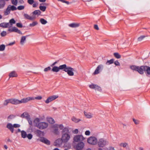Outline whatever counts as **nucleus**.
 I'll list each match as a JSON object with an SVG mask.
<instances>
[{
	"label": "nucleus",
	"instance_id": "f257e3e1",
	"mask_svg": "<svg viewBox=\"0 0 150 150\" xmlns=\"http://www.w3.org/2000/svg\"><path fill=\"white\" fill-rule=\"evenodd\" d=\"M60 70H62L67 72L69 76H72L74 75V69L70 66H67L66 64L60 65L59 67L54 66L52 70L54 72H57Z\"/></svg>",
	"mask_w": 150,
	"mask_h": 150
},
{
	"label": "nucleus",
	"instance_id": "f03ea898",
	"mask_svg": "<svg viewBox=\"0 0 150 150\" xmlns=\"http://www.w3.org/2000/svg\"><path fill=\"white\" fill-rule=\"evenodd\" d=\"M60 128V130H62L61 138L63 141L64 143H66L69 141L71 138L69 128L67 127H65V128H63L62 125H61Z\"/></svg>",
	"mask_w": 150,
	"mask_h": 150
},
{
	"label": "nucleus",
	"instance_id": "7ed1b4c3",
	"mask_svg": "<svg viewBox=\"0 0 150 150\" xmlns=\"http://www.w3.org/2000/svg\"><path fill=\"white\" fill-rule=\"evenodd\" d=\"M130 68L133 71H137L139 74H143L144 71H145L147 74L150 75V67L147 66H141L140 67L132 65Z\"/></svg>",
	"mask_w": 150,
	"mask_h": 150
},
{
	"label": "nucleus",
	"instance_id": "20e7f679",
	"mask_svg": "<svg viewBox=\"0 0 150 150\" xmlns=\"http://www.w3.org/2000/svg\"><path fill=\"white\" fill-rule=\"evenodd\" d=\"M40 120L38 118H36L33 121L35 126L40 129H43L47 128L48 126L47 123L45 122H40Z\"/></svg>",
	"mask_w": 150,
	"mask_h": 150
},
{
	"label": "nucleus",
	"instance_id": "39448f33",
	"mask_svg": "<svg viewBox=\"0 0 150 150\" xmlns=\"http://www.w3.org/2000/svg\"><path fill=\"white\" fill-rule=\"evenodd\" d=\"M98 146L100 147H103L108 144V142L106 139L101 138L97 141Z\"/></svg>",
	"mask_w": 150,
	"mask_h": 150
},
{
	"label": "nucleus",
	"instance_id": "423d86ee",
	"mask_svg": "<svg viewBox=\"0 0 150 150\" xmlns=\"http://www.w3.org/2000/svg\"><path fill=\"white\" fill-rule=\"evenodd\" d=\"M61 125H62L63 128H65L62 124L58 125L57 124H55L52 127L53 128L52 132L56 135H59L60 134V132L58 128L60 129V127Z\"/></svg>",
	"mask_w": 150,
	"mask_h": 150
},
{
	"label": "nucleus",
	"instance_id": "0eeeda50",
	"mask_svg": "<svg viewBox=\"0 0 150 150\" xmlns=\"http://www.w3.org/2000/svg\"><path fill=\"white\" fill-rule=\"evenodd\" d=\"M97 139L94 136H91L88 138L87 142L89 144L92 145H95L97 143Z\"/></svg>",
	"mask_w": 150,
	"mask_h": 150
},
{
	"label": "nucleus",
	"instance_id": "6e6552de",
	"mask_svg": "<svg viewBox=\"0 0 150 150\" xmlns=\"http://www.w3.org/2000/svg\"><path fill=\"white\" fill-rule=\"evenodd\" d=\"M85 139V138L83 136L81 135H76L74 136V137L73 140L74 143V142H82Z\"/></svg>",
	"mask_w": 150,
	"mask_h": 150
},
{
	"label": "nucleus",
	"instance_id": "1a4fd4ad",
	"mask_svg": "<svg viewBox=\"0 0 150 150\" xmlns=\"http://www.w3.org/2000/svg\"><path fill=\"white\" fill-rule=\"evenodd\" d=\"M9 28L8 29V33L10 32H15L19 34H22L21 32L16 27L14 26H12V27Z\"/></svg>",
	"mask_w": 150,
	"mask_h": 150
},
{
	"label": "nucleus",
	"instance_id": "9d476101",
	"mask_svg": "<svg viewBox=\"0 0 150 150\" xmlns=\"http://www.w3.org/2000/svg\"><path fill=\"white\" fill-rule=\"evenodd\" d=\"M84 146V143L82 142H81L75 145L74 146L76 150H81L83 148Z\"/></svg>",
	"mask_w": 150,
	"mask_h": 150
},
{
	"label": "nucleus",
	"instance_id": "9b49d317",
	"mask_svg": "<svg viewBox=\"0 0 150 150\" xmlns=\"http://www.w3.org/2000/svg\"><path fill=\"white\" fill-rule=\"evenodd\" d=\"M64 141L62 138H58L54 142L55 146L58 147H61L62 146L63 144L64 143Z\"/></svg>",
	"mask_w": 150,
	"mask_h": 150
},
{
	"label": "nucleus",
	"instance_id": "f8f14e48",
	"mask_svg": "<svg viewBox=\"0 0 150 150\" xmlns=\"http://www.w3.org/2000/svg\"><path fill=\"white\" fill-rule=\"evenodd\" d=\"M58 97V96L56 95L51 96L47 98V99L45 101V103L47 104H48L56 99Z\"/></svg>",
	"mask_w": 150,
	"mask_h": 150
},
{
	"label": "nucleus",
	"instance_id": "ddd939ff",
	"mask_svg": "<svg viewBox=\"0 0 150 150\" xmlns=\"http://www.w3.org/2000/svg\"><path fill=\"white\" fill-rule=\"evenodd\" d=\"M39 141L47 145H50V141L44 137H41L39 139Z\"/></svg>",
	"mask_w": 150,
	"mask_h": 150
},
{
	"label": "nucleus",
	"instance_id": "4468645a",
	"mask_svg": "<svg viewBox=\"0 0 150 150\" xmlns=\"http://www.w3.org/2000/svg\"><path fill=\"white\" fill-rule=\"evenodd\" d=\"M103 67V66L102 64H100L98 65L94 72V74H99L102 70Z\"/></svg>",
	"mask_w": 150,
	"mask_h": 150
},
{
	"label": "nucleus",
	"instance_id": "2eb2a0df",
	"mask_svg": "<svg viewBox=\"0 0 150 150\" xmlns=\"http://www.w3.org/2000/svg\"><path fill=\"white\" fill-rule=\"evenodd\" d=\"M34 99V98L33 97H28L26 98L22 99L21 100H20V104L23 103H26L30 100H33Z\"/></svg>",
	"mask_w": 150,
	"mask_h": 150
},
{
	"label": "nucleus",
	"instance_id": "dca6fc26",
	"mask_svg": "<svg viewBox=\"0 0 150 150\" xmlns=\"http://www.w3.org/2000/svg\"><path fill=\"white\" fill-rule=\"evenodd\" d=\"M35 133L37 136L40 137V138L42 137L44 135V132L39 129L36 130Z\"/></svg>",
	"mask_w": 150,
	"mask_h": 150
},
{
	"label": "nucleus",
	"instance_id": "f3484780",
	"mask_svg": "<svg viewBox=\"0 0 150 150\" xmlns=\"http://www.w3.org/2000/svg\"><path fill=\"white\" fill-rule=\"evenodd\" d=\"M89 87L90 88L94 89L96 90H97L99 91H100L101 90V88L97 85L92 84L90 85Z\"/></svg>",
	"mask_w": 150,
	"mask_h": 150
},
{
	"label": "nucleus",
	"instance_id": "a211bd4d",
	"mask_svg": "<svg viewBox=\"0 0 150 150\" xmlns=\"http://www.w3.org/2000/svg\"><path fill=\"white\" fill-rule=\"evenodd\" d=\"M10 103L14 105L20 104V100L16 99H10Z\"/></svg>",
	"mask_w": 150,
	"mask_h": 150
},
{
	"label": "nucleus",
	"instance_id": "6ab92c4d",
	"mask_svg": "<svg viewBox=\"0 0 150 150\" xmlns=\"http://www.w3.org/2000/svg\"><path fill=\"white\" fill-rule=\"evenodd\" d=\"M29 36V35H27L26 36H22L21 39L20 43L21 45H24L25 41L26 38Z\"/></svg>",
	"mask_w": 150,
	"mask_h": 150
},
{
	"label": "nucleus",
	"instance_id": "aec40b11",
	"mask_svg": "<svg viewBox=\"0 0 150 150\" xmlns=\"http://www.w3.org/2000/svg\"><path fill=\"white\" fill-rule=\"evenodd\" d=\"M6 127L9 129L12 133L13 132V125L12 124L10 123H8L6 125Z\"/></svg>",
	"mask_w": 150,
	"mask_h": 150
},
{
	"label": "nucleus",
	"instance_id": "412c9836",
	"mask_svg": "<svg viewBox=\"0 0 150 150\" xmlns=\"http://www.w3.org/2000/svg\"><path fill=\"white\" fill-rule=\"evenodd\" d=\"M84 113L85 116L87 118L90 119L93 117V114L91 113L84 111Z\"/></svg>",
	"mask_w": 150,
	"mask_h": 150
},
{
	"label": "nucleus",
	"instance_id": "4be33fe9",
	"mask_svg": "<svg viewBox=\"0 0 150 150\" xmlns=\"http://www.w3.org/2000/svg\"><path fill=\"white\" fill-rule=\"evenodd\" d=\"M23 16L25 18L30 20H33L35 18V17L31 16L27 14L24 13Z\"/></svg>",
	"mask_w": 150,
	"mask_h": 150
},
{
	"label": "nucleus",
	"instance_id": "5701e85b",
	"mask_svg": "<svg viewBox=\"0 0 150 150\" xmlns=\"http://www.w3.org/2000/svg\"><path fill=\"white\" fill-rule=\"evenodd\" d=\"M10 24L8 23H2L0 24V26L4 28L10 27Z\"/></svg>",
	"mask_w": 150,
	"mask_h": 150
},
{
	"label": "nucleus",
	"instance_id": "b1692460",
	"mask_svg": "<svg viewBox=\"0 0 150 150\" xmlns=\"http://www.w3.org/2000/svg\"><path fill=\"white\" fill-rule=\"evenodd\" d=\"M18 76L16 72L14 71H12L9 74V78L17 77Z\"/></svg>",
	"mask_w": 150,
	"mask_h": 150
},
{
	"label": "nucleus",
	"instance_id": "393cba45",
	"mask_svg": "<svg viewBox=\"0 0 150 150\" xmlns=\"http://www.w3.org/2000/svg\"><path fill=\"white\" fill-rule=\"evenodd\" d=\"M69 26L72 28H76L79 26L80 24L79 23H73L69 24Z\"/></svg>",
	"mask_w": 150,
	"mask_h": 150
},
{
	"label": "nucleus",
	"instance_id": "a878e982",
	"mask_svg": "<svg viewBox=\"0 0 150 150\" xmlns=\"http://www.w3.org/2000/svg\"><path fill=\"white\" fill-rule=\"evenodd\" d=\"M8 8L11 11H14L16 10L17 9V8L13 5H8L7 6Z\"/></svg>",
	"mask_w": 150,
	"mask_h": 150
},
{
	"label": "nucleus",
	"instance_id": "bb28decb",
	"mask_svg": "<svg viewBox=\"0 0 150 150\" xmlns=\"http://www.w3.org/2000/svg\"><path fill=\"white\" fill-rule=\"evenodd\" d=\"M21 117L22 118H25L27 119L30 117V116L28 113L26 112L23 113L21 116Z\"/></svg>",
	"mask_w": 150,
	"mask_h": 150
},
{
	"label": "nucleus",
	"instance_id": "cd10ccee",
	"mask_svg": "<svg viewBox=\"0 0 150 150\" xmlns=\"http://www.w3.org/2000/svg\"><path fill=\"white\" fill-rule=\"evenodd\" d=\"M47 120V121L51 124H53L55 122L54 119L52 117H48Z\"/></svg>",
	"mask_w": 150,
	"mask_h": 150
},
{
	"label": "nucleus",
	"instance_id": "c85d7f7f",
	"mask_svg": "<svg viewBox=\"0 0 150 150\" xmlns=\"http://www.w3.org/2000/svg\"><path fill=\"white\" fill-rule=\"evenodd\" d=\"M21 137L23 138H25L27 137V134L26 132L24 130L21 131Z\"/></svg>",
	"mask_w": 150,
	"mask_h": 150
},
{
	"label": "nucleus",
	"instance_id": "c756f323",
	"mask_svg": "<svg viewBox=\"0 0 150 150\" xmlns=\"http://www.w3.org/2000/svg\"><path fill=\"white\" fill-rule=\"evenodd\" d=\"M32 13L33 14V15H34L35 16L37 15L38 16L40 14L41 12L39 10H36L34 11Z\"/></svg>",
	"mask_w": 150,
	"mask_h": 150
},
{
	"label": "nucleus",
	"instance_id": "7c9ffc66",
	"mask_svg": "<svg viewBox=\"0 0 150 150\" xmlns=\"http://www.w3.org/2000/svg\"><path fill=\"white\" fill-rule=\"evenodd\" d=\"M5 4V3L4 0H1L0 1V8H4Z\"/></svg>",
	"mask_w": 150,
	"mask_h": 150
},
{
	"label": "nucleus",
	"instance_id": "2f4dec72",
	"mask_svg": "<svg viewBox=\"0 0 150 150\" xmlns=\"http://www.w3.org/2000/svg\"><path fill=\"white\" fill-rule=\"evenodd\" d=\"M9 23L10 24L9 27H11L13 24H15L16 23V21L14 19L12 18L9 21Z\"/></svg>",
	"mask_w": 150,
	"mask_h": 150
},
{
	"label": "nucleus",
	"instance_id": "473e14b6",
	"mask_svg": "<svg viewBox=\"0 0 150 150\" xmlns=\"http://www.w3.org/2000/svg\"><path fill=\"white\" fill-rule=\"evenodd\" d=\"M38 22L36 21H34L32 23L30 24L29 26L30 27H33L37 25Z\"/></svg>",
	"mask_w": 150,
	"mask_h": 150
},
{
	"label": "nucleus",
	"instance_id": "72a5a7b5",
	"mask_svg": "<svg viewBox=\"0 0 150 150\" xmlns=\"http://www.w3.org/2000/svg\"><path fill=\"white\" fill-rule=\"evenodd\" d=\"M4 15L5 16H7L10 13V11L7 7L6 10L4 11Z\"/></svg>",
	"mask_w": 150,
	"mask_h": 150
},
{
	"label": "nucleus",
	"instance_id": "f704fd0d",
	"mask_svg": "<svg viewBox=\"0 0 150 150\" xmlns=\"http://www.w3.org/2000/svg\"><path fill=\"white\" fill-rule=\"evenodd\" d=\"M114 60L113 59H112L110 60H108L106 63V64L107 65H109L112 64L114 62Z\"/></svg>",
	"mask_w": 150,
	"mask_h": 150
},
{
	"label": "nucleus",
	"instance_id": "c9c22d12",
	"mask_svg": "<svg viewBox=\"0 0 150 150\" xmlns=\"http://www.w3.org/2000/svg\"><path fill=\"white\" fill-rule=\"evenodd\" d=\"M40 23L43 25H45L47 23V21L43 18H41L40 20Z\"/></svg>",
	"mask_w": 150,
	"mask_h": 150
},
{
	"label": "nucleus",
	"instance_id": "e433bc0d",
	"mask_svg": "<svg viewBox=\"0 0 150 150\" xmlns=\"http://www.w3.org/2000/svg\"><path fill=\"white\" fill-rule=\"evenodd\" d=\"M120 146L125 148L128 146V144L125 142L122 143L120 144Z\"/></svg>",
	"mask_w": 150,
	"mask_h": 150
},
{
	"label": "nucleus",
	"instance_id": "4c0bfd02",
	"mask_svg": "<svg viewBox=\"0 0 150 150\" xmlns=\"http://www.w3.org/2000/svg\"><path fill=\"white\" fill-rule=\"evenodd\" d=\"M114 56L117 59H120L121 58V55L117 52L114 53Z\"/></svg>",
	"mask_w": 150,
	"mask_h": 150
},
{
	"label": "nucleus",
	"instance_id": "58836bf2",
	"mask_svg": "<svg viewBox=\"0 0 150 150\" xmlns=\"http://www.w3.org/2000/svg\"><path fill=\"white\" fill-rule=\"evenodd\" d=\"M71 120L75 122H77L80 121V120L79 119H76L74 117H73L72 118Z\"/></svg>",
	"mask_w": 150,
	"mask_h": 150
},
{
	"label": "nucleus",
	"instance_id": "ea45409f",
	"mask_svg": "<svg viewBox=\"0 0 150 150\" xmlns=\"http://www.w3.org/2000/svg\"><path fill=\"white\" fill-rule=\"evenodd\" d=\"M9 103H10V99L5 100L4 101V105H7Z\"/></svg>",
	"mask_w": 150,
	"mask_h": 150
},
{
	"label": "nucleus",
	"instance_id": "a19ab883",
	"mask_svg": "<svg viewBox=\"0 0 150 150\" xmlns=\"http://www.w3.org/2000/svg\"><path fill=\"white\" fill-rule=\"evenodd\" d=\"M40 9L42 11H45L46 9V7L44 6H39Z\"/></svg>",
	"mask_w": 150,
	"mask_h": 150
},
{
	"label": "nucleus",
	"instance_id": "79ce46f5",
	"mask_svg": "<svg viewBox=\"0 0 150 150\" xmlns=\"http://www.w3.org/2000/svg\"><path fill=\"white\" fill-rule=\"evenodd\" d=\"M5 46L4 45H0V51H3L4 50Z\"/></svg>",
	"mask_w": 150,
	"mask_h": 150
},
{
	"label": "nucleus",
	"instance_id": "37998d69",
	"mask_svg": "<svg viewBox=\"0 0 150 150\" xmlns=\"http://www.w3.org/2000/svg\"><path fill=\"white\" fill-rule=\"evenodd\" d=\"M17 8V9L19 10H22L24 9L25 6L23 5H21L18 6Z\"/></svg>",
	"mask_w": 150,
	"mask_h": 150
},
{
	"label": "nucleus",
	"instance_id": "c03bdc74",
	"mask_svg": "<svg viewBox=\"0 0 150 150\" xmlns=\"http://www.w3.org/2000/svg\"><path fill=\"white\" fill-rule=\"evenodd\" d=\"M15 117V116L13 115H11L8 116V120H9L12 119H13Z\"/></svg>",
	"mask_w": 150,
	"mask_h": 150
},
{
	"label": "nucleus",
	"instance_id": "a18cd8bd",
	"mask_svg": "<svg viewBox=\"0 0 150 150\" xmlns=\"http://www.w3.org/2000/svg\"><path fill=\"white\" fill-rule=\"evenodd\" d=\"M11 3L14 5L16 6L17 4V0H11Z\"/></svg>",
	"mask_w": 150,
	"mask_h": 150
},
{
	"label": "nucleus",
	"instance_id": "49530a36",
	"mask_svg": "<svg viewBox=\"0 0 150 150\" xmlns=\"http://www.w3.org/2000/svg\"><path fill=\"white\" fill-rule=\"evenodd\" d=\"M38 5V1H34V3L33 4V7L34 8L37 7Z\"/></svg>",
	"mask_w": 150,
	"mask_h": 150
},
{
	"label": "nucleus",
	"instance_id": "de8ad7c7",
	"mask_svg": "<svg viewBox=\"0 0 150 150\" xmlns=\"http://www.w3.org/2000/svg\"><path fill=\"white\" fill-rule=\"evenodd\" d=\"M27 120L29 124L30 125H33V122L32 121L30 118V117L27 119Z\"/></svg>",
	"mask_w": 150,
	"mask_h": 150
},
{
	"label": "nucleus",
	"instance_id": "09e8293b",
	"mask_svg": "<svg viewBox=\"0 0 150 150\" xmlns=\"http://www.w3.org/2000/svg\"><path fill=\"white\" fill-rule=\"evenodd\" d=\"M29 140L33 138V135L31 134H29L27 135V137Z\"/></svg>",
	"mask_w": 150,
	"mask_h": 150
},
{
	"label": "nucleus",
	"instance_id": "8fccbe9b",
	"mask_svg": "<svg viewBox=\"0 0 150 150\" xmlns=\"http://www.w3.org/2000/svg\"><path fill=\"white\" fill-rule=\"evenodd\" d=\"M145 36L144 35L141 36L138 38V41H142L144 38H145Z\"/></svg>",
	"mask_w": 150,
	"mask_h": 150
},
{
	"label": "nucleus",
	"instance_id": "3c124183",
	"mask_svg": "<svg viewBox=\"0 0 150 150\" xmlns=\"http://www.w3.org/2000/svg\"><path fill=\"white\" fill-rule=\"evenodd\" d=\"M34 0H28L27 2L30 5H32L34 3Z\"/></svg>",
	"mask_w": 150,
	"mask_h": 150
},
{
	"label": "nucleus",
	"instance_id": "603ef678",
	"mask_svg": "<svg viewBox=\"0 0 150 150\" xmlns=\"http://www.w3.org/2000/svg\"><path fill=\"white\" fill-rule=\"evenodd\" d=\"M7 33L5 31H2L1 33V36L4 37L6 35Z\"/></svg>",
	"mask_w": 150,
	"mask_h": 150
},
{
	"label": "nucleus",
	"instance_id": "864d4df0",
	"mask_svg": "<svg viewBox=\"0 0 150 150\" xmlns=\"http://www.w3.org/2000/svg\"><path fill=\"white\" fill-rule=\"evenodd\" d=\"M16 26L19 28H22L23 27L22 24L21 23H17L16 24Z\"/></svg>",
	"mask_w": 150,
	"mask_h": 150
},
{
	"label": "nucleus",
	"instance_id": "5fc2aeb1",
	"mask_svg": "<svg viewBox=\"0 0 150 150\" xmlns=\"http://www.w3.org/2000/svg\"><path fill=\"white\" fill-rule=\"evenodd\" d=\"M13 125V128H18L20 127V125L19 124H15Z\"/></svg>",
	"mask_w": 150,
	"mask_h": 150
},
{
	"label": "nucleus",
	"instance_id": "6e6d98bb",
	"mask_svg": "<svg viewBox=\"0 0 150 150\" xmlns=\"http://www.w3.org/2000/svg\"><path fill=\"white\" fill-rule=\"evenodd\" d=\"M51 69V68L50 67H47L45 68L44 69V71L45 72L47 71H49Z\"/></svg>",
	"mask_w": 150,
	"mask_h": 150
},
{
	"label": "nucleus",
	"instance_id": "4d7b16f0",
	"mask_svg": "<svg viewBox=\"0 0 150 150\" xmlns=\"http://www.w3.org/2000/svg\"><path fill=\"white\" fill-rule=\"evenodd\" d=\"M114 63L116 66H120V63L117 60L115 61L114 62Z\"/></svg>",
	"mask_w": 150,
	"mask_h": 150
},
{
	"label": "nucleus",
	"instance_id": "13d9d810",
	"mask_svg": "<svg viewBox=\"0 0 150 150\" xmlns=\"http://www.w3.org/2000/svg\"><path fill=\"white\" fill-rule=\"evenodd\" d=\"M85 134L86 135H89L90 134V132L89 130H87L85 132Z\"/></svg>",
	"mask_w": 150,
	"mask_h": 150
},
{
	"label": "nucleus",
	"instance_id": "bf43d9fd",
	"mask_svg": "<svg viewBox=\"0 0 150 150\" xmlns=\"http://www.w3.org/2000/svg\"><path fill=\"white\" fill-rule=\"evenodd\" d=\"M59 1H60L63 3H65L67 4H69V2L68 1H65L64 0H58Z\"/></svg>",
	"mask_w": 150,
	"mask_h": 150
},
{
	"label": "nucleus",
	"instance_id": "052dcab7",
	"mask_svg": "<svg viewBox=\"0 0 150 150\" xmlns=\"http://www.w3.org/2000/svg\"><path fill=\"white\" fill-rule=\"evenodd\" d=\"M72 132L75 134H76L78 132V130L77 129H75Z\"/></svg>",
	"mask_w": 150,
	"mask_h": 150
},
{
	"label": "nucleus",
	"instance_id": "680f3d73",
	"mask_svg": "<svg viewBox=\"0 0 150 150\" xmlns=\"http://www.w3.org/2000/svg\"><path fill=\"white\" fill-rule=\"evenodd\" d=\"M133 121L134 122L135 124H136V125H137L139 123V121L137 120H136L134 119H133Z\"/></svg>",
	"mask_w": 150,
	"mask_h": 150
},
{
	"label": "nucleus",
	"instance_id": "e2e57ef3",
	"mask_svg": "<svg viewBox=\"0 0 150 150\" xmlns=\"http://www.w3.org/2000/svg\"><path fill=\"white\" fill-rule=\"evenodd\" d=\"M42 98V97L41 96H38L35 98L34 99L37 100H40Z\"/></svg>",
	"mask_w": 150,
	"mask_h": 150
},
{
	"label": "nucleus",
	"instance_id": "0e129e2a",
	"mask_svg": "<svg viewBox=\"0 0 150 150\" xmlns=\"http://www.w3.org/2000/svg\"><path fill=\"white\" fill-rule=\"evenodd\" d=\"M94 28L95 29L97 30H99V28L97 25H95L94 26Z\"/></svg>",
	"mask_w": 150,
	"mask_h": 150
},
{
	"label": "nucleus",
	"instance_id": "69168bd1",
	"mask_svg": "<svg viewBox=\"0 0 150 150\" xmlns=\"http://www.w3.org/2000/svg\"><path fill=\"white\" fill-rule=\"evenodd\" d=\"M19 2L21 4H23L24 3V1L23 0H19Z\"/></svg>",
	"mask_w": 150,
	"mask_h": 150
},
{
	"label": "nucleus",
	"instance_id": "338daca9",
	"mask_svg": "<svg viewBox=\"0 0 150 150\" xmlns=\"http://www.w3.org/2000/svg\"><path fill=\"white\" fill-rule=\"evenodd\" d=\"M108 150H115L114 147H110L108 149Z\"/></svg>",
	"mask_w": 150,
	"mask_h": 150
},
{
	"label": "nucleus",
	"instance_id": "774afa93",
	"mask_svg": "<svg viewBox=\"0 0 150 150\" xmlns=\"http://www.w3.org/2000/svg\"><path fill=\"white\" fill-rule=\"evenodd\" d=\"M14 43H15L14 42H12L11 43H10L8 44V45H9V46L12 45H13L14 44Z\"/></svg>",
	"mask_w": 150,
	"mask_h": 150
}]
</instances>
